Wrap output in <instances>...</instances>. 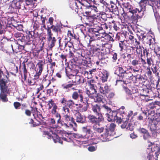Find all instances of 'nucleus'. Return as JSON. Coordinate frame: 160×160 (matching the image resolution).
Returning a JSON list of instances; mask_svg holds the SVG:
<instances>
[{
	"mask_svg": "<svg viewBox=\"0 0 160 160\" xmlns=\"http://www.w3.org/2000/svg\"><path fill=\"white\" fill-rule=\"evenodd\" d=\"M91 109L96 116L92 114H88L87 118L89 123L92 125V128L95 132L101 133L104 130V128H99L100 123L104 121V118L101 111V108L98 104L92 105Z\"/></svg>",
	"mask_w": 160,
	"mask_h": 160,
	"instance_id": "1",
	"label": "nucleus"
},
{
	"mask_svg": "<svg viewBox=\"0 0 160 160\" xmlns=\"http://www.w3.org/2000/svg\"><path fill=\"white\" fill-rule=\"evenodd\" d=\"M14 35L18 38L17 40L23 42L25 45H30L32 43L34 39L39 36L38 32L35 31H28L25 36L22 33L19 32L15 33Z\"/></svg>",
	"mask_w": 160,
	"mask_h": 160,
	"instance_id": "2",
	"label": "nucleus"
},
{
	"mask_svg": "<svg viewBox=\"0 0 160 160\" xmlns=\"http://www.w3.org/2000/svg\"><path fill=\"white\" fill-rule=\"evenodd\" d=\"M74 52L75 57L74 61L79 66H86L91 63V58L86 57L83 49L80 48L76 50Z\"/></svg>",
	"mask_w": 160,
	"mask_h": 160,
	"instance_id": "3",
	"label": "nucleus"
},
{
	"mask_svg": "<svg viewBox=\"0 0 160 160\" xmlns=\"http://www.w3.org/2000/svg\"><path fill=\"white\" fill-rule=\"evenodd\" d=\"M48 124L52 127L53 130H50L49 132L44 131V134L48 135V138L50 139H52L55 143L58 142L62 144V142L61 141L59 137L54 132L56 130L55 128L58 126L57 124H56L55 119L54 118H50L49 119Z\"/></svg>",
	"mask_w": 160,
	"mask_h": 160,
	"instance_id": "4",
	"label": "nucleus"
},
{
	"mask_svg": "<svg viewBox=\"0 0 160 160\" xmlns=\"http://www.w3.org/2000/svg\"><path fill=\"white\" fill-rule=\"evenodd\" d=\"M110 3L108 4L106 3L105 5H104V8L103 9H105L107 10V8L108 10H114L116 9L117 10H124V9H127L128 10H134L133 6L130 4L129 2L124 3L121 5H119L118 3V5L115 4L112 1H110Z\"/></svg>",
	"mask_w": 160,
	"mask_h": 160,
	"instance_id": "5",
	"label": "nucleus"
},
{
	"mask_svg": "<svg viewBox=\"0 0 160 160\" xmlns=\"http://www.w3.org/2000/svg\"><path fill=\"white\" fill-rule=\"evenodd\" d=\"M77 13L78 14L80 17H82V15L87 17L85 24L89 26H94V25H97L98 23L97 18L95 17V16L92 14L91 12L86 11L85 13L81 12V11H77Z\"/></svg>",
	"mask_w": 160,
	"mask_h": 160,
	"instance_id": "6",
	"label": "nucleus"
},
{
	"mask_svg": "<svg viewBox=\"0 0 160 160\" xmlns=\"http://www.w3.org/2000/svg\"><path fill=\"white\" fill-rule=\"evenodd\" d=\"M116 127V124L113 123H111L108 128H106L104 133L101 135L104 141H109L112 139V137L115 134L114 130Z\"/></svg>",
	"mask_w": 160,
	"mask_h": 160,
	"instance_id": "7",
	"label": "nucleus"
},
{
	"mask_svg": "<svg viewBox=\"0 0 160 160\" xmlns=\"http://www.w3.org/2000/svg\"><path fill=\"white\" fill-rule=\"evenodd\" d=\"M60 102L63 105L62 110L64 112H70L69 108H72L74 106H78V104H75L73 100L69 99L67 100L65 98H62Z\"/></svg>",
	"mask_w": 160,
	"mask_h": 160,
	"instance_id": "8",
	"label": "nucleus"
},
{
	"mask_svg": "<svg viewBox=\"0 0 160 160\" xmlns=\"http://www.w3.org/2000/svg\"><path fill=\"white\" fill-rule=\"evenodd\" d=\"M154 2L150 0H141L139 3L140 10L152 9L156 10L157 8L154 6Z\"/></svg>",
	"mask_w": 160,
	"mask_h": 160,
	"instance_id": "9",
	"label": "nucleus"
},
{
	"mask_svg": "<svg viewBox=\"0 0 160 160\" xmlns=\"http://www.w3.org/2000/svg\"><path fill=\"white\" fill-rule=\"evenodd\" d=\"M54 21V18L52 17H50L49 18L48 22H47V23H49L51 26L49 27L48 26V28L47 29V33L50 32V31L52 32L51 29H52L53 32L57 33H61V29L62 28V26L59 24H57L55 25H53V22Z\"/></svg>",
	"mask_w": 160,
	"mask_h": 160,
	"instance_id": "10",
	"label": "nucleus"
},
{
	"mask_svg": "<svg viewBox=\"0 0 160 160\" xmlns=\"http://www.w3.org/2000/svg\"><path fill=\"white\" fill-rule=\"evenodd\" d=\"M82 129L84 132L86 133L85 136H83L82 135H76V138H87V141H88L92 139V137L93 136V133L91 130V127L89 126H86L82 128Z\"/></svg>",
	"mask_w": 160,
	"mask_h": 160,
	"instance_id": "11",
	"label": "nucleus"
},
{
	"mask_svg": "<svg viewBox=\"0 0 160 160\" xmlns=\"http://www.w3.org/2000/svg\"><path fill=\"white\" fill-rule=\"evenodd\" d=\"M112 47V45L108 42L104 43L99 59V60H103L107 58L106 55L110 53Z\"/></svg>",
	"mask_w": 160,
	"mask_h": 160,
	"instance_id": "12",
	"label": "nucleus"
},
{
	"mask_svg": "<svg viewBox=\"0 0 160 160\" xmlns=\"http://www.w3.org/2000/svg\"><path fill=\"white\" fill-rule=\"evenodd\" d=\"M96 43V45L93 46L92 52L94 55L96 56L99 59L104 43L102 41L97 40Z\"/></svg>",
	"mask_w": 160,
	"mask_h": 160,
	"instance_id": "13",
	"label": "nucleus"
},
{
	"mask_svg": "<svg viewBox=\"0 0 160 160\" xmlns=\"http://www.w3.org/2000/svg\"><path fill=\"white\" fill-rule=\"evenodd\" d=\"M109 122L116 121L117 123H119L121 122L122 119L121 117H119L117 114V112L111 111L106 116Z\"/></svg>",
	"mask_w": 160,
	"mask_h": 160,
	"instance_id": "14",
	"label": "nucleus"
},
{
	"mask_svg": "<svg viewBox=\"0 0 160 160\" xmlns=\"http://www.w3.org/2000/svg\"><path fill=\"white\" fill-rule=\"evenodd\" d=\"M48 110L51 109V113L52 115L55 116L57 113L59 112L57 111V109H58V107L53 100L51 99L48 102Z\"/></svg>",
	"mask_w": 160,
	"mask_h": 160,
	"instance_id": "15",
	"label": "nucleus"
},
{
	"mask_svg": "<svg viewBox=\"0 0 160 160\" xmlns=\"http://www.w3.org/2000/svg\"><path fill=\"white\" fill-rule=\"evenodd\" d=\"M65 114L63 116L64 120H65V122L67 123L68 126L72 127V124L76 126L77 124L75 122L74 119L73 117L72 116L70 113V112H64Z\"/></svg>",
	"mask_w": 160,
	"mask_h": 160,
	"instance_id": "16",
	"label": "nucleus"
},
{
	"mask_svg": "<svg viewBox=\"0 0 160 160\" xmlns=\"http://www.w3.org/2000/svg\"><path fill=\"white\" fill-rule=\"evenodd\" d=\"M102 31V28L98 26H96L95 28H90L88 29V32L90 33L93 35L92 37H96L100 36L101 33H103L101 31Z\"/></svg>",
	"mask_w": 160,
	"mask_h": 160,
	"instance_id": "17",
	"label": "nucleus"
},
{
	"mask_svg": "<svg viewBox=\"0 0 160 160\" xmlns=\"http://www.w3.org/2000/svg\"><path fill=\"white\" fill-rule=\"evenodd\" d=\"M70 79L72 80L71 82L74 86L82 84L84 83L85 81H86L85 79L83 77L78 75L75 76L72 79Z\"/></svg>",
	"mask_w": 160,
	"mask_h": 160,
	"instance_id": "18",
	"label": "nucleus"
},
{
	"mask_svg": "<svg viewBox=\"0 0 160 160\" xmlns=\"http://www.w3.org/2000/svg\"><path fill=\"white\" fill-rule=\"evenodd\" d=\"M48 33H47L48 38L47 39L49 42V47L50 49H52V48L55 46V43L57 41V39L55 37H52L53 34L50 31Z\"/></svg>",
	"mask_w": 160,
	"mask_h": 160,
	"instance_id": "19",
	"label": "nucleus"
},
{
	"mask_svg": "<svg viewBox=\"0 0 160 160\" xmlns=\"http://www.w3.org/2000/svg\"><path fill=\"white\" fill-rule=\"evenodd\" d=\"M82 93L83 92L82 90L78 89V92L74 91L73 92L72 94V98L74 100H77L79 98V101L81 102H83L84 98Z\"/></svg>",
	"mask_w": 160,
	"mask_h": 160,
	"instance_id": "20",
	"label": "nucleus"
},
{
	"mask_svg": "<svg viewBox=\"0 0 160 160\" xmlns=\"http://www.w3.org/2000/svg\"><path fill=\"white\" fill-rule=\"evenodd\" d=\"M142 38V42L144 44L145 43L148 44L150 48H151V45H154L153 42L154 41L155 39L154 38H152V36L145 35V36H143Z\"/></svg>",
	"mask_w": 160,
	"mask_h": 160,
	"instance_id": "21",
	"label": "nucleus"
},
{
	"mask_svg": "<svg viewBox=\"0 0 160 160\" xmlns=\"http://www.w3.org/2000/svg\"><path fill=\"white\" fill-rule=\"evenodd\" d=\"M57 119V123L58 125H60L61 126L64 127L66 128L69 127L68 125L65 122V120H62L61 119V116L60 114L59 113L54 116Z\"/></svg>",
	"mask_w": 160,
	"mask_h": 160,
	"instance_id": "22",
	"label": "nucleus"
},
{
	"mask_svg": "<svg viewBox=\"0 0 160 160\" xmlns=\"http://www.w3.org/2000/svg\"><path fill=\"white\" fill-rule=\"evenodd\" d=\"M27 62V60L26 61L24 60L22 63V65L20 64L19 66V69L20 70V71L22 72L24 76V81L27 80V77L28 74H29V72L28 71L26 68L25 64V62Z\"/></svg>",
	"mask_w": 160,
	"mask_h": 160,
	"instance_id": "23",
	"label": "nucleus"
},
{
	"mask_svg": "<svg viewBox=\"0 0 160 160\" xmlns=\"http://www.w3.org/2000/svg\"><path fill=\"white\" fill-rule=\"evenodd\" d=\"M7 80L5 81V80L3 78H0V88L1 91H5L9 92L10 91V88H8V86L7 85ZM9 85V84H8ZM8 86H10L8 85Z\"/></svg>",
	"mask_w": 160,
	"mask_h": 160,
	"instance_id": "24",
	"label": "nucleus"
},
{
	"mask_svg": "<svg viewBox=\"0 0 160 160\" xmlns=\"http://www.w3.org/2000/svg\"><path fill=\"white\" fill-rule=\"evenodd\" d=\"M66 75L69 79H72V78L77 76L78 73V71L77 69H72L71 68L67 69L65 68Z\"/></svg>",
	"mask_w": 160,
	"mask_h": 160,
	"instance_id": "25",
	"label": "nucleus"
},
{
	"mask_svg": "<svg viewBox=\"0 0 160 160\" xmlns=\"http://www.w3.org/2000/svg\"><path fill=\"white\" fill-rule=\"evenodd\" d=\"M76 120L77 122L81 123H84L86 122V116L82 115L79 112L76 114Z\"/></svg>",
	"mask_w": 160,
	"mask_h": 160,
	"instance_id": "26",
	"label": "nucleus"
},
{
	"mask_svg": "<svg viewBox=\"0 0 160 160\" xmlns=\"http://www.w3.org/2000/svg\"><path fill=\"white\" fill-rule=\"evenodd\" d=\"M151 146V150L152 152H154L155 154H158V155L160 153V147L157 144L155 145L154 143L151 142L150 144L148 145V146L150 147Z\"/></svg>",
	"mask_w": 160,
	"mask_h": 160,
	"instance_id": "27",
	"label": "nucleus"
},
{
	"mask_svg": "<svg viewBox=\"0 0 160 160\" xmlns=\"http://www.w3.org/2000/svg\"><path fill=\"white\" fill-rule=\"evenodd\" d=\"M138 131L141 134L143 135V138L145 140L148 139L150 137L148 131L143 128H140L138 129Z\"/></svg>",
	"mask_w": 160,
	"mask_h": 160,
	"instance_id": "28",
	"label": "nucleus"
},
{
	"mask_svg": "<svg viewBox=\"0 0 160 160\" xmlns=\"http://www.w3.org/2000/svg\"><path fill=\"white\" fill-rule=\"evenodd\" d=\"M45 64V61L39 60L38 62L36 65V66L37 67V68L35 70L36 72L42 74L44 68V65Z\"/></svg>",
	"mask_w": 160,
	"mask_h": 160,
	"instance_id": "29",
	"label": "nucleus"
},
{
	"mask_svg": "<svg viewBox=\"0 0 160 160\" xmlns=\"http://www.w3.org/2000/svg\"><path fill=\"white\" fill-rule=\"evenodd\" d=\"M132 65L133 66H136L139 64H141L140 62V58L139 57L136 55V57L135 56H132L131 58V60H129Z\"/></svg>",
	"mask_w": 160,
	"mask_h": 160,
	"instance_id": "30",
	"label": "nucleus"
},
{
	"mask_svg": "<svg viewBox=\"0 0 160 160\" xmlns=\"http://www.w3.org/2000/svg\"><path fill=\"white\" fill-rule=\"evenodd\" d=\"M148 119H150L152 122L156 121L158 122H160V113H157L153 115L150 114L148 116Z\"/></svg>",
	"mask_w": 160,
	"mask_h": 160,
	"instance_id": "31",
	"label": "nucleus"
},
{
	"mask_svg": "<svg viewBox=\"0 0 160 160\" xmlns=\"http://www.w3.org/2000/svg\"><path fill=\"white\" fill-rule=\"evenodd\" d=\"M135 39L136 53L138 55H140L141 56H142V50L141 46H140V42L138 41L136 39Z\"/></svg>",
	"mask_w": 160,
	"mask_h": 160,
	"instance_id": "32",
	"label": "nucleus"
},
{
	"mask_svg": "<svg viewBox=\"0 0 160 160\" xmlns=\"http://www.w3.org/2000/svg\"><path fill=\"white\" fill-rule=\"evenodd\" d=\"M119 82H122L123 83L125 84H127L130 82L129 81L126 80L124 76H123V75L121 74H118V75L116 85H117Z\"/></svg>",
	"mask_w": 160,
	"mask_h": 160,
	"instance_id": "33",
	"label": "nucleus"
},
{
	"mask_svg": "<svg viewBox=\"0 0 160 160\" xmlns=\"http://www.w3.org/2000/svg\"><path fill=\"white\" fill-rule=\"evenodd\" d=\"M135 47H133L128 46L126 49V53L127 54V56L129 59L131 60V58L132 57L133 50H134Z\"/></svg>",
	"mask_w": 160,
	"mask_h": 160,
	"instance_id": "34",
	"label": "nucleus"
},
{
	"mask_svg": "<svg viewBox=\"0 0 160 160\" xmlns=\"http://www.w3.org/2000/svg\"><path fill=\"white\" fill-rule=\"evenodd\" d=\"M99 90L100 93L101 94H106L108 93L110 91V89L108 84H106L104 85V87H102L101 85Z\"/></svg>",
	"mask_w": 160,
	"mask_h": 160,
	"instance_id": "35",
	"label": "nucleus"
},
{
	"mask_svg": "<svg viewBox=\"0 0 160 160\" xmlns=\"http://www.w3.org/2000/svg\"><path fill=\"white\" fill-rule=\"evenodd\" d=\"M0 40L2 41V42H0V45L2 46V47L3 48V45L4 44L6 45L9 44L12 47L13 50L12 45L11 44V41L10 39H7L6 38H2L0 39Z\"/></svg>",
	"mask_w": 160,
	"mask_h": 160,
	"instance_id": "36",
	"label": "nucleus"
},
{
	"mask_svg": "<svg viewBox=\"0 0 160 160\" xmlns=\"http://www.w3.org/2000/svg\"><path fill=\"white\" fill-rule=\"evenodd\" d=\"M142 11H138V13H140ZM137 12V11H129L128 12L125 13L126 16H127L128 18L132 17L134 15V13H135V15H137V18H140L141 16L138 14L136 15V13Z\"/></svg>",
	"mask_w": 160,
	"mask_h": 160,
	"instance_id": "37",
	"label": "nucleus"
},
{
	"mask_svg": "<svg viewBox=\"0 0 160 160\" xmlns=\"http://www.w3.org/2000/svg\"><path fill=\"white\" fill-rule=\"evenodd\" d=\"M125 107L122 106L118 110L117 114L119 117L122 118V116H123L124 114H126V112L125 111Z\"/></svg>",
	"mask_w": 160,
	"mask_h": 160,
	"instance_id": "38",
	"label": "nucleus"
},
{
	"mask_svg": "<svg viewBox=\"0 0 160 160\" xmlns=\"http://www.w3.org/2000/svg\"><path fill=\"white\" fill-rule=\"evenodd\" d=\"M137 77L138 75H136L135 76L136 81L138 82L139 84L141 85L143 84V83L145 82L147 79L146 78L145 76L143 77L141 75H139L138 77Z\"/></svg>",
	"mask_w": 160,
	"mask_h": 160,
	"instance_id": "39",
	"label": "nucleus"
},
{
	"mask_svg": "<svg viewBox=\"0 0 160 160\" xmlns=\"http://www.w3.org/2000/svg\"><path fill=\"white\" fill-rule=\"evenodd\" d=\"M108 74L106 72H103L100 74V79L102 82H104L107 81Z\"/></svg>",
	"mask_w": 160,
	"mask_h": 160,
	"instance_id": "40",
	"label": "nucleus"
},
{
	"mask_svg": "<svg viewBox=\"0 0 160 160\" xmlns=\"http://www.w3.org/2000/svg\"><path fill=\"white\" fill-rule=\"evenodd\" d=\"M127 41L124 40L121 41L119 43V47L120 48V51H122L123 50L126 49L129 46L127 45Z\"/></svg>",
	"mask_w": 160,
	"mask_h": 160,
	"instance_id": "41",
	"label": "nucleus"
},
{
	"mask_svg": "<svg viewBox=\"0 0 160 160\" xmlns=\"http://www.w3.org/2000/svg\"><path fill=\"white\" fill-rule=\"evenodd\" d=\"M8 92L1 91L0 98L3 102H6L8 101V98L7 97V95L5 93H8Z\"/></svg>",
	"mask_w": 160,
	"mask_h": 160,
	"instance_id": "42",
	"label": "nucleus"
},
{
	"mask_svg": "<svg viewBox=\"0 0 160 160\" xmlns=\"http://www.w3.org/2000/svg\"><path fill=\"white\" fill-rule=\"evenodd\" d=\"M102 110L103 111V114L105 113L106 116L112 111L110 108L105 104H104L102 106Z\"/></svg>",
	"mask_w": 160,
	"mask_h": 160,
	"instance_id": "43",
	"label": "nucleus"
},
{
	"mask_svg": "<svg viewBox=\"0 0 160 160\" xmlns=\"http://www.w3.org/2000/svg\"><path fill=\"white\" fill-rule=\"evenodd\" d=\"M158 154H155L153 152H150L147 156V158L148 160H157L158 158Z\"/></svg>",
	"mask_w": 160,
	"mask_h": 160,
	"instance_id": "44",
	"label": "nucleus"
},
{
	"mask_svg": "<svg viewBox=\"0 0 160 160\" xmlns=\"http://www.w3.org/2000/svg\"><path fill=\"white\" fill-rule=\"evenodd\" d=\"M96 95L95 96H94V101L96 102H100L102 101L103 96L99 93H96Z\"/></svg>",
	"mask_w": 160,
	"mask_h": 160,
	"instance_id": "45",
	"label": "nucleus"
},
{
	"mask_svg": "<svg viewBox=\"0 0 160 160\" xmlns=\"http://www.w3.org/2000/svg\"><path fill=\"white\" fill-rule=\"evenodd\" d=\"M70 135L68 134V133H66L64 134V136L65 137H64V135H63V137L62 138V140L61 139V138L59 137L60 138V140L62 142V140H63L66 142H70L72 141V139L70 138V137H69Z\"/></svg>",
	"mask_w": 160,
	"mask_h": 160,
	"instance_id": "46",
	"label": "nucleus"
},
{
	"mask_svg": "<svg viewBox=\"0 0 160 160\" xmlns=\"http://www.w3.org/2000/svg\"><path fill=\"white\" fill-rule=\"evenodd\" d=\"M48 70L47 72L43 73L42 76V83H45L46 82H47V83L48 82V81L49 80H48L47 77L48 75Z\"/></svg>",
	"mask_w": 160,
	"mask_h": 160,
	"instance_id": "47",
	"label": "nucleus"
},
{
	"mask_svg": "<svg viewBox=\"0 0 160 160\" xmlns=\"http://www.w3.org/2000/svg\"><path fill=\"white\" fill-rule=\"evenodd\" d=\"M123 75L124 76L126 80L128 81V80L133 76L132 72L128 70H127Z\"/></svg>",
	"mask_w": 160,
	"mask_h": 160,
	"instance_id": "48",
	"label": "nucleus"
},
{
	"mask_svg": "<svg viewBox=\"0 0 160 160\" xmlns=\"http://www.w3.org/2000/svg\"><path fill=\"white\" fill-rule=\"evenodd\" d=\"M123 118L124 117H122V118H121V119H122V120L121 121V122L119 124L121 123L122 122H123L122 124L121 125V127L123 129L126 128L127 126L128 125V120H127V119H124Z\"/></svg>",
	"mask_w": 160,
	"mask_h": 160,
	"instance_id": "49",
	"label": "nucleus"
},
{
	"mask_svg": "<svg viewBox=\"0 0 160 160\" xmlns=\"http://www.w3.org/2000/svg\"><path fill=\"white\" fill-rule=\"evenodd\" d=\"M4 24L3 21L1 20L0 21V35L4 34L5 32L4 29Z\"/></svg>",
	"mask_w": 160,
	"mask_h": 160,
	"instance_id": "50",
	"label": "nucleus"
},
{
	"mask_svg": "<svg viewBox=\"0 0 160 160\" xmlns=\"http://www.w3.org/2000/svg\"><path fill=\"white\" fill-rule=\"evenodd\" d=\"M0 11L1 12H0V13L1 14V15L2 17L6 18L7 17L8 18H13V16L12 15V12H6L4 14V12H3L2 11Z\"/></svg>",
	"mask_w": 160,
	"mask_h": 160,
	"instance_id": "51",
	"label": "nucleus"
},
{
	"mask_svg": "<svg viewBox=\"0 0 160 160\" xmlns=\"http://www.w3.org/2000/svg\"><path fill=\"white\" fill-rule=\"evenodd\" d=\"M21 5H20L19 2L14 3L12 4L11 7L13 8V9H23L21 7Z\"/></svg>",
	"mask_w": 160,
	"mask_h": 160,
	"instance_id": "52",
	"label": "nucleus"
},
{
	"mask_svg": "<svg viewBox=\"0 0 160 160\" xmlns=\"http://www.w3.org/2000/svg\"><path fill=\"white\" fill-rule=\"evenodd\" d=\"M69 82H70V83H68L67 84H62V88L64 89L67 90L70 88H72L73 86H74L72 83L71 82V81L69 82Z\"/></svg>",
	"mask_w": 160,
	"mask_h": 160,
	"instance_id": "53",
	"label": "nucleus"
},
{
	"mask_svg": "<svg viewBox=\"0 0 160 160\" xmlns=\"http://www.w3.org/2000/svg\"><path fill=\"white\" fill-rule=\"evenodd\" d=\"M69 82H70V83H68L67 84H62V88L64 89L67 90L70 88H72L73 86H74L72 83L71 82V81L69 82Z\"/></svg>",
	"mask_w": 160,
	"mask_h": 160,
	"instance_id": "54",
	"label": "nucleus"
},
{
	"mask_svg": "<svg viewBox=\"0 0 160 160\" xmlns=\"http://www.w3.org/2000/svg\"><path fill=\"white\" fill-rule=\"evenodd\" d=\"M59 57L62 63H63V62L66 63L67 62V55L66 54L62 53L60 55H59Z\"/></svg>",
	"mask_w": 160,
	"mask_h": 160,
	"instance_id": "55",
	"label": "nucleus"
},
{
	"mask_svg": "<svg viewBox=\"0 0 160 160\" xmlns=\"http://www.w3.org/2000/svg\"><path fill=\"white\" fill-rule=\"evenodd\" d=\"M159 103V102L158 101H155L154 102L150 103L148 105V107L150 109H153L156 107V105L158 104Z\"/></svg>",
	"mask_w": 160,
	"mask_h": 160,
	"instance_id": "56",
	"label": "nucleus"
},
{
	"mask_svg": "<svg viewBox=\"0 0 160 160\" xmlns=\"http://www.w3.org/2000/svg\"><path fill=\"white\" fill-rule=\"evenodd\" d=\"M133 114V112L132 111H130L128 113L126 112V114H124L123 116H122L123 118L127 119V120L129 119L130 117Z\"/></svg>",
	"mask_w": 160,
	"mask_h": 160,
	"instance_id": "57",
	"label": "nucleus"
},
{
	"mask_svg": "<svg viewBox=\"0 0 160 160\" xmlns=\"http://www.w3.org/2000/svg\"><path fill=\"white\" fill-rule=\"evenodd\" d=\"M82 103H83V105L82 107V108L80 109V110L81 112H84L86 111L88 108V101L86 102V103L84 102L83 101L82 102Z\"/></svg>",
	"mask_w": 160,
	"mask_h": 160,
	"instance_id": "58",
	"label": "nucleus"
},
{
	"mask_svg": "<svg viewBox=\"0 0 160 160\" xmlns=\"http://www.w3.org/2000/svg\"><path fill=\"white\" fill-rule=\"evenodd\" d=\"M86 93L88 95V97L91 99L94 98V94L95 93L93 92L92 91L89 89L87 90L86 91Z\"/></svg>",
	"mask_w": 160,
	"mask_h": 160,
	"instance_id": "59",
	"label": "nucleus"
},
{
	"mask_svg": "<svg viewBox=\"0 0 160 160\" xmlns=\"http://www.w3.org/2000/svg\"><path fill=\"white\" fill-rule=\"evenodd\" d=\"M58 80L56 77V76H55V75L53 77H52L50 80H49L48 81V82L47 83V87L49 85L51 84L52 82L54 83L56 82H57L58 81Z\"/></svg>",
	"mask_w": 160,
	"mask_h": 160,
	"instance_id": "60",
	"label": "nucleus"
},
{
	"mask_svg": "<svg viewBox=\"0 0 160 160\" xmlns=\"http://www.w3.org/2000/svg\"><path fill=\"white\" fill-rule=\"evenodd\" d=\"M40 24L39 22L37 20H35L34 22V23L33 25V28L34 29V30L33 31H35L36 32H37L36 31V30H37L38 28H39L40 27Z\"/></svg>",
	"mask_w": 160,
	"mask_h": 160,
	"instance_id": "61",
	"label": "nucleus"
},
{
	"mask_svg": "<svg viewBox=\"0 0 160 160\" xmlns=\"http://www.w3.org/2000/svg\"><path fill=\"white\" fill-rule=\"evenodd\" d=\"M153 61L151 57L147 58L146 59V64H147L148 66V67H150L152 64H153Z\"/></svg>",
	"mask_w": 160,
	"mask_h": 160,
	"instance_id": "62",
	"label": "nucleus"
},
{
	"mask_svg": "<svg viewBox=\"0 0 160 160\" xmlns=\"http://www.w3.org/2000/svg\"><path fill=\"white\" fill-rule=\"evenodd\" d=\"M147 70L146 73L149 79H152V73L151 71L150 70V67H148L147 68Z\"/></svg>",
	"mask_w": 160,
	"mask_h": 160,
	"instance_id": "63",
	"label": "nucleus"
},
{
	"mask_svg": "<svg viewBox=\"0 0 160 160\" xmlns=\"http://www.w3.org/2000/svg\"><path fill=\"white\" fill-rule=\"evenodd\" d=\"M28 84L29 85L33 86L36 84V82L34 81L33 79L28 78L27 80Z\"/></svg>",
	"mask_w": 160,
	"mask_h": 160,
	"instance_id": "64",
	"label": "nucleus"
}]
</instances>
